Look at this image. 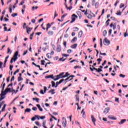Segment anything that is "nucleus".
Returning <instances> with one entry per match:
<instances>
[{"mask_svg":"<svg viewBox=\"0 0 128 128\" xmlns=\"http://www.w3.org/2000/svg\"><path fill=\"white\" fill-rule=\"evenodd\" d=\"M32 112V109L30 108H27L25 110L24 112Z\"/></svg>","mask_w":128,"mask_h":128,"instance_id":"nucleus-16","label":"nucleus"},{"mask_svg":"<svg viewBox=\"0 0 128 128\" xmlns=\"http://www.w3.org/2000/svg\"><path fill=\"white\" fill-rule=\"evenodd\" d=\"M126 122V119H122L121 120V121L118 123L119 124L122 125L123 124H124Z\"/></svg>","mask_w":128,"mask_h":128,"instance_id":"nucleus-9","label":"nucleus"},{"mask_svg":"<svg viewBox=\"0 0 128 128\" xmlns=\"http://www.w3.org/2000/svg\"><path fill=\"white\" fill-rule=\"evenodd\" d=\"M36 106L38 108L40 112H42L43 110L42 109V107H40V104H37Z\"/></svg>","mask_w":128,"mask_h":128,"instance_id":"nucleus-11","label":"nucleus"},{"mask_svg":"<svg viewBox=\"0 0 128 128\" xmlns=\"http://www.w3.org/2000/svg\"><path fill=\"white\" fill-rule=\"evenodd\" d=\"M107 34H108V32L106 31V30H104L103 32L104 36H106Z\"/></svg>","mask_w":128,"mask_h":128,"instance_id":"nucleus-24","label":"nucleus"},{"mask_svg":"<svg viewBox=\"0 0 128 128\" xmlns=\"http://www.w3.org/2000/svg\"><path fill=\"white\" fill-rule=\"evenodd\" d=\"M97 72H102V70L101 68H98V69H97Z\"/></svg>","mask_w":128,"mask_h":128,"instance_id":"nucleus-36","label":"nucleus"},{"mask_svg":"<svg viewBox=\"0 0 128 128\" xmlns=\"http://www.w3.org/2000/svg\"><path fill=\"white\" fill-rule=\"evenodd\" d=\"M6 90L4 92H2V93L1 94L2 96H6Z\"/></svg>","mask_w":128,"mask_h":128,"instance_id":"nucleus-32","label":"nucleus"},{"mask_svg":"<svg viewBox=\"0 0 128 128\" xmlns=\"http://www.w3.org/2000/svg\"><path fill=\"white\" fill-rule=\"evenodd\" d=\"M54 89H52L49 90L48 92L49 94L52 92V94H56V92H54Z\"/></svg>","mask_w":128,"mask_h":128,"instance_id":"nucleus-20","label":"nucleus"},{"mask_svg":"<svg viewBox=\"0 0 128 128\" xmlns=\"http://www.w3.org/2000/svg\"><path fill=\"white\" fill-rule=\"evenodd\" d=\"M66 14H64L63 16H62V20H64V18H66Z\"/></svg>","mask_w":128,"mask_h":128,"instance_id":"nucleus-51","label":"nucleus"},{"mask_svg":"<svg viewBox=\"0 0 128 128\" xmlns=\"http://www.w3.org/2000/svg\"><path fill=\"white\" fill-rule=\"evenodd\" d=\"M58 84H60V82H56V85L55 86V88H58Z\"/></svg>","mask_w":128,"mask_h":128,"instance_id":"nucleus-43","label":"nucleus"},{"mask_svg":"<svg viewBox=\"0 0 128 128\" xmlns=\"http://www.w3.org/2000/svg\"><path fill=\"white\" fill-rule=\"evenodd\" d=\"M77 40H78V38L74 37V39H72V40H71V42L72 43L76 42Z\"/></svg>","mask_w":128,"mask_h":128,"instance_id":"nucleus-15","label":"nucleus"},{"mask_svg":"<svg viewBox=\"0 0 128 128\" xmlns=\"http://www.w3.org/2000/svg\"><path fill=\"white\" fill-rule=\"evenodd\" d=\"M91 118H92V122H96V118H94V116H92V115L91 116Z\"/></svg>","mask_w":128,"mask_h":128,"instance_id":"nucleus-12","label":"nucleus"},{"mask_svg":"<svg viewBox=\"0 0 128 128\" xmlns=\"http://www.w3.org/2000/svg\"><path fill=\"white\" fill-rule=\"evenodd\" d=\"M92 6H94V4H96V0H92Z\"/></svg>","mask_w":128,"mask_h":128,"instance_id":"nucleus-34","label":"nucleus"},{"mask_svg":"<svg viewBox=\"0 0 128 128\" xmlns=\"http://www.w3.org/2000/svg\"><path fill=\"white\" fill-rule=\"evenodd\" d=\"M18 72H20V69H18L15 72H14V75L16 76Z\"/></svg>","mask_w":128,"mask_h":128,"instance_id":"nucleus-30","label":"nucleus"},{"mask_svg":"<svg viewBox=\"0 0 128 128\" xmlns=\"http://www.w3.org/2000/svg\"><path fill=\"white\" fill-rule=\"evenodd\" d=\"M64 38H68V34H66L64 36Z\"/></svg>","mask_w":128,"mask_h":128,"instance_id":"nucleus-60","label":"nucleus"},{"mask_svg":"<svg viewBox=\"0 0 128 128\" xmlns=\"http://www.w3.org/2000/svg\"><path fill=\"white\" fill-rule=\"evenodd\" d=\"M88 18H89V20H92V16L90 14H88V15H86Z\"/></svg>","mask_w":128,"mask_h":128,"instance_id":"nucleus-19","label":"nucleus"},{"mask_svg":"<svg viewBox=\"0 0 128 128\" xmlns=\"http://www.w3.org/2000/svg\"><path fill=\"white\" fill-rule=\"evenodd\" d=\"M108 118H110V120H116V118H114L112 116H108Z\"/></svg>","mask_w":128,"mask_h":128,"instance_id":"nucleus-13","label":"nucleus"},{"mask_svg":"<svg viewBox=\"0 0 128 128\" xmlns=\"http://www.w3.org/2000/svg\"><path fill=\"white\" fill-rule=\"evenodd\" d=\"M32 100H36V102H40V99L38 98H33Z\"/></svg>","mask_w":128,"mask_h":128,"instance_id":"nucleus-26","label":"nucleus"},{"mask_svg":"<svg viewBox=\"0 0 128 128\" xmlns=\"http://www.w3.org/2000/svg\"><path fill=\"white\" fill-rule=\"evenodd\" d=\"M78 46V44H75L71 46L72 48H76V47Z\"/></svg>","mask_w":128,"mask_h":128,"instance_id":"nucleus-18","label":"nucleus"},{"mask_svg":"<svg viewBox=\"0 0 128 128\" xmlns=\"http://www.w3.org/2000/svg\"><path fill=\"white\" fill-rule=\"evenodd\" d=\"M76 100H78V102H80V97L78 96H76Z\"/></svg>","mask_w":128,"mask_h":128,"instance_id":"nucleus-50","label":"nucleus"},{"mask_svg":"<svg viewBox=\"0 0 128 128\" xmlns=\"http://www.w3.org/2000/svg\"><path fill=\"white\" fill-rule=\"evenodd\" d=\"M64 72H62L58 75L56 76H55L56 77V79H54V80H58L60 78H64Z\"/></svg>","mask_w":128,"mask_h":128,"instance_id":"nucleus-1","label":"nucleus"},{"mask_svg":"<svg viewBox=\"0 0 128 128\" xmlns=\"http://www.w3.org/2000/svg\"><path fill=\"white\" fill-rule=\"evenodd\" d=\"M38 6H33L32 7V10L34 11V10H38Z\"/></svg>","mask_w":128,"mask_h":128,"instance_id":"nucleus-21","label":"nucleus"},{"mask_svg":"<svg viewBox=\"0 0 128 128\" xmlns=\"http://www.w3.org/2000/svg\"><path fill=\"white\" fill-rule=\"evenodd\" d=\"M76 14H78V16H80L82 14V12H80V11H77Z\"/></svg>","mask_w":128,"mask_h":128,"instance_id":"nucleus-41","label":"nucleus"},{"mask_svg":"<svg viewBox=\"0 0 128 128\" xmlns=\"http://www.w3.org/2000/svg\"><path fill=\"white\" fill-rule=\"evenodd\" d=\"M52 87L54 88H56V82L54 81H52Z\"/></svg>","mask_w":128,"mask_h":128,"instance_id":"nucleus-28","label":"nucleus"},{"mask_svg":"<svg viewBox=\"0 0 128 128\" xmlns=\"http://www.w3.org/2000/svg\"><path fill=\"white\" fill-rule=\"evenodd\" d=\"M116 14L117 15V16H122V12H117V13H116Z\"/></svg>","mask_w":128,"mask_h":128,"instance_id":"nucleus-57","label":"nucleus"},{"mask_svg":"<svg viewBox=\"0 0 128 128\" xmlns=\"http://www.w3.org/2000/svg\"><path fill=\"white\" fill-rule=\"evenodd\" d=\"M12 68H14V65H10V70H12Z\"/></svg>","mask_w":128,"mask_h":128,"instance_id":"nucleus-61","label":"nucleus"},{"mask_svg":"<svg viewBox=\"0 0 128 128\" xmlns=\"http://www.w3.org/2000/svg\"><path fill=\"white\" fill-rule=\"evenodd\" d=\"M109 112H110V108H107L104 109V114L106 113V114H108Z\"/></svg>","mask_w":128,"mask_h":128,"instance_id":"nucleus-7","label":"nucleus"},{"mask_svg":"<svg viewBox=\"0 0 128 128\" xmlns=\"http://www.w3.org/2000/svg\"><path fill=\"white\" fill-rule=\"evenodd\" d=\"M32 110L36 111L38 110V108L36 107H33L32 108Z\"/></svg>","mask_w":128,"mask_h":128,"instance_id":"nucleus-46","label":"nucleus"},{"mask_svg":"<svg viewBox=\"0 0 128 128\" xmlns=\"http://www.w3.org/2000/svg\"><path fill=\"white\" fill-rule=\"evenodd\" d=\"M84 14H85V16H88V9H86V11H85V12L84 13Z\"/></svg>","mask_w":128,"mask_h":128,"instance_id":"nucleus-56","label":"nucleus"},{"mask_svg":"<svg viewBox=\"0 0 128 128\" xmlns=\"http://www.w3.org/2000/svg\"><path fill=\"white\" fill-rule=\"evenodd\" d=\"M64 82V79H62L59 81L60 84H62V82Z\"/></svg>","mask_w":128,"mask_h":128,"instance_id":"nucleus-58","label":"nucleus"},{"mask_svg":"<svg viewBox=\"0 0 128 128\" xmlns=\"http://www.w3.org/2000/svg\"><path fill=\"white\" fill-rule=\"evenodd\" d=\"M119 76H120V78H126V76L122 74H120Z\"/></svg>","mask_w":128,"mask_h":128,"instance_id":"nucleus-29","label":"nucleus"},{"mask_svg":"<svg viewBox=\"0 0 128 128\" xmlns=\"http://www.w3.org/2000/svg\"><path fill=\"white\" fill-rule=\"evenodd\" d=\"M11 16H12V18H14V16H18V14H16V13L13 14Z\"/></svg>","mask_w":128,"mask_h":128,"instance_id":"nucleus-37","label":"nucleus"},{"mask_svg":"<svg viewBox=\"0 0 128 128\" xmlns=\"http://www.w3.org/2000/svg\"><path fill=\"white\" fill-rule=\"evenodd\" d=\"M94 6L96 8H98V2L95 3Z\"/></svg>","mask_w":128,"mask_h":128,"instance_id":"nucleus-48","label":"nucleus"},{"mask_svg":"<svg viewBox=\"0 0 128 128\" xmlns=\"http://www.w3.org/2000/svg\"><path fill=\"white\" fill-rule=\"evenodd\" d=\"M35 118H38V120H40V116H38V115H36L35 116Z\"/></svg>","mask_w":128,"mask_h":128,"instance_id":"nucleus-47","label":"nucleus"},{"mask_svg":"<svg viewBox=\"0 0 128 128\" xmlns=\"http://www.w3.org/2000/svg\"><path fill=\"white\" fill-rule=\"evenodd\" d=\"M22 77H18V82H20V80H22Z\"/></svg>","mask_w":128,"mask_h":128,"instance_id":"nucleus-52","label":"nucleus"},{"mask_svg":"<svg viewBox=\"0 0 128 128\" xmlns=\"http://www.w3.org/2000/svg\"><path fill=\"white\" fill-rule=\"evenodd\" d=\"M40 120H44V118H46V116H40Z\"/></svg>","mask_w":128,"mask_h":128,"instance_id":"nucleus-55","label":"nucleus"},{"mask_svg":"<svg viewBox=\"0 0 128 128\" xmlns=\"http://www.w3.org/2000/svg\"><path fill=\"white\" fill-rule=\"evenodd\" d=\"M76 18H78V16H76V15L75 14H73L72 16V20L70 22V24H72V22L76 21Z\"/></svg>","mask_w":128,"mask_h":128,"instance_id":"nucleus-3","label":"nucleus"},{"mask_svg":"<svg viewBox=\"0 0 128 128\" xmlns=\"http://www.w3.org/2000/svg\"><path fill=\"white\" fill-rule=\"evenodd\" d=\"M100 53L101 56H106V53H102V52H100Z\"/></svg>","mask_w":128,"mask_h":128,"instance_id":"nucleus-38","label":"nucleus"},{"mask_svg":"<svg viewBox=\"0 0 128 128\" xmlns=\"http://www.w3.org/2000/svg\"><path fill=\"white\" fill-rule=\"evenodd\" d=\"M74 68L75 70H76V68H82V66H75L74 67Z\"/></svg>","mask_w":128,"mask_h":128,"instance_id":"nucleus-39","label":"nucleus"},{"mask_svg":"<svg viewBox=\"0 0 128 128\" xmlns=\"http://www.w3.org/2000/svg\"><path fill=\"white\" fill-rule=\"evenodd\" d=\"M68 76H70V74H68V72H66V74L63 76V78H66V77H68Z\"/></svg>","mask_w":128,"mask_h":128,"instance_id":"nucleus-27","label":"nucleus"},{"mask_svg":"<svg viewBox=\"0 0 128 128\" xmlns=\"http://www.w3.org/2000/svg\"><path fill=\"white\" fill-rule=\"evenodd\" d=\"M102 120L104 122H107L108 120L106 118H102Z\"/></svg>","mask_w":128,"mask_h":128,"instance_id":"nucleus-64","label":"nucleus"},{"mask_svg":"<svg viewBox=\"0 0 128 128\" xmlns=\"http://www.w3.org/2000/svg\"><path fill=\"white\" fill-rule=\"evenodd\" d=\"M18 51H16L14 56V58H18Z\"/></svg>","mask_w":128,"mask_h":128,"instance_id":"nucleus-23","label":"nucleus"},{"mask_svg":"<svg viewBox=\"0 0 128 128\" xmlns=\"http://www.w3.org/2000/svg\"><path fill=\"white\" fill-rule=\"evenodd\" d=\"M59 60L62 62H64V60H66V59H64V58H62L59 59Z\"/></svg>","mask_w":128,"mask_h":128,"instance_id":"nucleus-42","label":"nucleus"},{"mask_svg":"<svg viewBox=\"0 0 128 128\" xmlns=\"http://www.w3.org/2000/svg\"><path fill=\"white\" fill-rule=\"evenodd\" d=\"M5 92H12V91L10 90V88H6L5 90Z\"/></svg>","mask_w":128,"mask_h":128,"instance_id":"nucleus-14","label":"nucleus"},{"mask_svg":"<svg viewBox=\"0 0 128 128\" xmlns=\"http://www.w3.org/2000/svg\"><path fill=\"white\" fill-rule=\"evenodd\" d=\"M61 50H62V46H60V45H58V46H57V52H60Z\"/></svg>","mask_w":128,"mask_h":128,"instance_id":"nucleus-8","label":"nucleus"},{"mask_svg":"<svg viewBox=\"0 0 128 128\" xmlns=\"http://www.w3.org/2000/svg\"><path fill=\"white\" fill-rule=\"evenodd\" d=\"M40 93L42 94H46V92H44V90H40Z\"/></svg>","mask_w":128,"mask_h":128,"instance_id":"nucleus-45","label":"nucleus"},{"mask_svg":"<svg viewBox=\"0 0 128 128\" xmlns=\"http://www.w3.org/2000/svg\"><path fill=\"white\" fill-rule=\"evenodd\" d=\"M48 89V88H46V86H44V92H46V90Z\"/></svg>","mask_w":128,"mask_h":128,"instance_id":"nucleus-54","label":"nucleus"},{"mask_svg":"<svg viewBox=\"0 0 128 128\" xmlns=\"http://www.w3.org/2000/svg\"><path fill=\"white\" fill-rule=\"evenodd\" d=\"M46 56L48 58H52V55L50 53L46 54Z\"/></svg>","mask_w":128,"mask_h":128,"instance_id":"nucleus-25","label":"nucleus"},{"mask_svg":"<svg viewBox=\"0 0 128 128\" xmlns=\"http://www.w3.org/2000/svg\"><path fill=\"white\" fill-rule=\"evenodd\" d=\"M48 35L49 36H54V31H48Z\"/></svg>","mask_w":128,"mask_h":128,"instance_id":"nucleus-10","label":"nucleus"},{"mask_svg":"<svg viewBox=\"0 0 128 128\" xmlns=\"http://www.w3.org/2000/svg\"><path fill=\"white\" fill-rule=\"evenodd\" d=\"M26 32L28 34H30V33L32 32V28H30L28 26L26 27Z\"/></svg>","mask_w":128,"mask_h":128,"instance_id":"nucleus-4","label":"nucleus"},{"mask_svg":"<svg viewBox=\"0 0 128 128\" xmlns=\"http://www.w3.org/2000/svg\"><path fill=\"white\" fill-rule=\"evenodd\" d=\"M103 42L104 46H108L110 44V42L107 38H105Z\"/></svg>","mask_w":128,"mask_h":128,"instance_id":"nucleus-2","label":"nucleus"},{"mask_svg":"<svg viewBox=\"0 0 128 128\" xmlns=\"http://www.w3.org/2000/svg\"><path fill=\"white\" fill-rule=\"evenodd\" d=\"M34 32H32L30 34V40H32V36H34Z\"/></svg>","mask_w":128,"mask_h":128,"instance_id":"nucleus-31","label":"nucleus"},{"mask_svg":"<svg viewBox=\"0 0 128 128\" xmlns=\"http://www.w3.org/2000/svg\"><path fill=\"white\" fill-rule=\"evenodd\" d=\"M36 34L37 36H40V35L42 34V32H36Z\"/></svg>","mask_w":128,"mask_h":128,"instance_id":"nucleus-62","label":"nucleus"},{"mask_svg":"<svg viewBox=\"0 0 128 128\" xmlns=\"http://www.w3.org/2000/svg\"><path fill=\"white\" fill-rule=\"evenodd\" d=\"M62 124L64 128H66V119H64V121L62 120Z\"/></svg>","mask_w":128,"mask_h":128,"instance_id":"nucleus-6","label":"nucleus"},{"mask_svg":"<svg viewBox=\"0 0 128 128\" xmlns=\"http://www.w3.org/2000/svg\"><path fill=\"white\" fill-rule=\"evenodd\" d=\"M46 26H47V28H50L52 26V25H50V23H48L46 24Z\"/></svg>","mask_w":128,"mask_h":128,"instance_id":"nucleus-49","label":"nucleus"},{"mask_svg":"<svg viewBox=\"0 0 128 128\" xmlns=\"http://www.w3.org/2000/svg\"><path fill=\"white\" fill-rule=\"evenodd\" d=\"M12 59L14 60V62H16V60H18V58L14 57V58H12Z\"/></svg>","mask_w":128,"mask_h":128,"instance_id":"nucleus-40","label":"nucleus"},{"mask_svg":"<svg viewBox=\"0 0 128 128\" xmlns=\"http://www.w3.org/2000/svg\"><path fill=\"white\" fill-rule=\"evenodd\" d=\"M24 3V0L22 1L20 4V6H22Z\"/></svg>","mask_w":128,"mask_h":128,"instance_id":"nucleus-59","label":"nucleus"},{"mask_svg":"<svg viewBox=\"0 0 128 128\" xmlns=\"http://www.w3.org/2000/svg\"><path fill=\"white\" fill-rule=\"evenodd\" d=\"M82 32L80 30L78 34V38H82Z\"/></svg>","mask_w":128,"mask_h":128,"instance_id":"nucleus-17","label":"nucleus"},{"mask_svg":"<svg viewBox=\"0 0 128 128\" xmlns=\"http://www.w3.org/2000/svg\"><path fill=\"white\" fill-rule=\"evenodd\" d=\"M81 114H82V116L84 118H86V112H84V109H82Z\"/></svg>","mask_w":128,"mask_h":128,"instance_id":"nucleus-5","label":"nucleus"},{"mask_svg":"<svg viewBox=\"0 0 128 128\" xmlns=\"http://www.w3.org/2000/svg\"><path fill=\"white\" fill-rule=\"evenodd\" d=\"M74 32H78V27H74Z\"/></svg>","mask_w":128,"mask_h":128,"instance_id":"nucleus-33","label":"nucleus"},{"mask_svg":"<svg viewBox=\"0 0 128 128\" xmlns=\"http://www.w3.org/2000/svg\"><path fill=\"white\" fill-rule=\"evenodd\" d=\"M62 56H68L70 55L66 54H62Z\"/></svg>","mask_w":128,"mask_h":128,"instance_id":"nucleus-63","label":"nucleus"},{"mask_svg":"<svg viewBox=\"0 0 128 128\" xmlns=\"http://www.w3.org/2000/svg\"><path fill=\"white\" fill-rule=\"evenodd\" d=\"M56 77L55 76H54V75H50V78H52V80H56Z\"/></svg>","mask_w":128,"mask_h":128,"instance_id":"nucleus-22","label":"nucleus"},{"mask_svg":"<svg viewBox=\"0 0 128 128\" xmlns=\"http://www.w3.org/2000/svg\"><path fill=\"white\" fill-rule=\"evenodd\" d=\"M10 54H12V51H10V48H8V52H7V53L8 54H10Z\"/></svg>","mask_w":128,"mask_h":128,"instance_id":"nucleus-44","label":"nucleus"},{"mask_svg":"<svg viewBox=\"0 0 128 128\" xmlns=\"http://www.w3.org/2000/svg\"><path fill=\"white\" fill-rule=\"evenodd\" d=\"M36 117H32L31 119V120H32V122H34V120H36Z\"/></svg>","mask_w":128,"mask_h":128,"instance_id":"nucleus-53","label":"nucleus"},{"mask_svg":"<svg viewBox=\"0 0 128 128\" xmlns=\"http://www.w3.org/2000/svg\"><path fill=\"white\" fill-rule=\"evenodd\" d=\"M41 62V64L42 66H44V62H46V61H44V60H42Z\"/></svg>","mask_w":128,"mask_h":128,"instance_id":"nucleus-35","label":"nucleus"}]
</instances>
